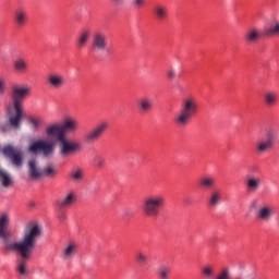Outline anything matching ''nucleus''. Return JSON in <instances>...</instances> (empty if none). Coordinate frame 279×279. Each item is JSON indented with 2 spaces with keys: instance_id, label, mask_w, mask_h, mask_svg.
<instances>
[{
  "instance_id": "nucleus-41",
  "label": "nucleus",
  "mask_w": 279,
  "mask_h": 279,
  "mask_svg": "<svg viewBox=\"0 0 279 279\" xmlns=\"http://www.w3.org/2000/svg\"><path fill=\"white\" fill-rule=\"evenodd\" d=\"M132 217V213L130 211V209H124L122 213V219H124V221H128V219H130Z\"/></svg>"
},
{
  "instance_id": "nucleus-6",
  "label": "nucleus",
  "mask_w": 279,
  "mask_h": 279,
  "mask_svg": "<svg viewBox=\"0 0 279 279\" xmlns=\"http://www.w3.org/2000/svg\"><path fill=\"white\" fill-rule=\"evenodd\" d=\"M276 145V133L269 130L266 132V137L256 142L255 151L258 155L267 154L274 149Z\"/></svg>"
},
{
  "instance_id": "nucleus-35",
  "label": "nucleus",
  "mask_w": 279,
  "mask_h": 279,
  "mask_svg": "<svg viewBox=\"0 0 279 279\" xmlns=\"http://www.w3.org/2000/svg\"><path fill=\"white\" fill-rule=\"evenodd\" d=\"M201 274L203 278H206V279L215 278V267H213L211 265H207L202 268Z\"/></svg>"
},
{
  "instance_id": "nucleus-11",
  "label": "nucleus",
  "mask_w": 279,
  "mask_h": 279,
  "mask_svg": "<svg viewBox=\"0 0 279 279\" xmlns=\"http://www.w3.org/2000/svg\"><path fill=\"white\" fill-rule=\"evenodd\" d=\"M8 226H10V216H8V214H3L0 217V239L3 240L5 252H8V243H21V241L10 240V232L8 231Z\"/></svg>"
},
{
  "instance_id": "nucleus-32",
  "label": "nucleus",
  "mask_w": 279,
  "mask_h": 279,
  "mask_svg": "<svg viewBox=\"0 0 279 279\" xmlns=\"http://www.w3.org/2000/svg\"><path fill=\"white\" fill-rule=\"evenodd\" d=\"M27 123L33 132H38V130H40V125H43V120L40 118L29 117L27 119Z\"/></svg>"
},
{
  "instance_id": "nucleus-2",
  "label": "nucleus",
  "mask_w": 279,
  "mask_h": 279,
  "mask_svg": "<svg viewBox=\"0 0 279 279\" xmlns=\"http://www.w3.org/2000/svg\"><path fill=\"white\" fill-rule=\"evenodd\" d=\"M32 93V86L24 85L19 86L15 85L12 87V99H13V108L15 110L14 116H10V123L15 128V130H21V123L23 121V101H25V97H28Z\"/></svg>"
},
{
  "instance_id": "nucleus-31",
  "label": "nucleus",
  "mask_w": 279,
  "mask_h": 279,
  "mask_svg": "<svg viewBox=\"0 0 279 279\" xmlns=\"http://www.w3.org/2000/svg\"><path fill=\"white\" fill-rule=\"evenodd\" d=\"M154 108V100L149 98H142L140 100V110L141 112H149Z\"/></svg>"
},
{
  "instance_id": "nucleus-43",
  "label": "nucleus",
  "mask_w": 279,
  "mask_h": 279,
  "mask_svg": "<svg viewBox=\"0 0 279 279\" xmlns=\"http://www.w3.org/2000/svg\"><path fill=\"white\" fill-rule=\"evenodd\" d=\"M3 93H5V83L0 81V95H3Z\"/></svg>"
},
{
  "instance_id": "nucleus-4",
  "label": "nucleus",
  "mask_w": 279,
  "mask_h": 279,
  "mask_svg": "<svg viewBox=\"0 0 279 279\" xmlns=\"http://www.w3.org/2000/svg\"><path fill=\"white\" fill-rule=\"evenodd\" d=\"M162 208H165V196L161 194L148 195L142 204V210L146 217H158Z\"/></svg>"
},
{
  "instance_id": "nucleus-38",
  "label": "nucleus",
  "mask_w": 279,
  "mask_h": 279,
  "mask_svg": "<svg viewBox=\"0 0 279 279\" xmlns=\"http://www.w3.org/2000/svg\"><path fill=\"white\" fill-rule=\"evenodd\" d=\"M135 260L137 263V265H147V255H145V253L143 252H137L135 255Z\"/></svg>"
},
{
  "instance_id": "nucleus-42",
  "label": "nucleus",
  "mask_w": 279,
  "mask_h": 279,
  "mask_svg": "<svg viewBox=\"0 0 279 279\" xmlns=\"http://www.w3.org/2000/svg\"><path fill=\"white\" fill-rule=\"evenodd\" d=\"M167 77H168V80H175V70L169 69L167 71Z\"/></svg>"
},
{
  "instance_id": "nucleus-26",
  "label": "nucleus",
  "mask_w": 279,
  "mask_h": 279,
  "mask_svg": "<svg viewBox=\"0 0 279 279\" xmlns=\"http://www.w3.org/2000/svg\"><path fill=\"white\" fill-rule=\"evenodd\" d=\"M264 104H266V106H268L269 108L276 106V104H278V93L274 90H267L264 94Z\"/></svg>"
},
{
  "instance_id": "nucleus-5",
  "label": "nucleus",
  "mask_w": 279,
  "mask_h": 279,
  "mask_svg": "<svg viewBox=\"0 0 279 279\" xmlns=\"http://www.w3.org/2000/svg\"><path fill=\"white\" fill-rule=\"evenodd\" d=\"M57 143L59 145V151L63 158L75 156V154L82 149V145L76 141L66 137V133H61L57 137Z\"/></svg>"
},
{
  "instance_id": "nucleus-28",
  "label": "nucleus",
  "mask_w": 279,
  "mask_h": 279,
  "mask_svg": "<svg viewBox=\"0 0 279 279\" xmlns=\"http://www.w3.org/2000/svg\"><path fill=\"white\" fill-rule=\"evenodd\" d=\"M75 254H77V244L70 243L63 250L62 256H63L64 260H69V258H73V256H75Z\"/></svg>"
},
{
  "instance_id": "nucleus-37",
  "label": "nucleus",
  "mask_w": 279,
  "mask_h": 279,
  "mask_svg": "<svg viewBox=\"0 0 279 279\" xmlns=\"http://www.w3.org/2000/svg\"><path fill=\"white\" fill-rule=\"evenodd\" d=\"M147 5V0H131L133 10H143Z\"/></svg>"
},
{
  "instance_id": "nucleus-16",
  "label": "nucleus",
  "mask_w": 279,
  "mask_h": 279,
  "mask_svg": "<svg viewBox=\"0 0 279 279\" xmlns=\"http://www.w3.org/2000/svg\"><path fill=\"white\" fill-rule=\"evenodd\" d=\"M27 11L23 8H19L14 12V21L17 27H25L27 25Z\"/></svg>"
},
{
  "instance_id": "nucleus-33",
  "label": "nucleus",
  "mask_w": 279,
  "mask_h": 279,
  "mask_svg": "<svg viewBox=\"0 0 279 279\" xmlns=\"http://www.w3.org/2000/svg\"><path fill=\"white\" fill-rule=\"evenodd\" d=\"M0 181L2 186H4V189H8V186H11L12 184V177H10V174H8L5 170H0Z\"/></svg>"
},
{
  "instance_id": "nucleus-29",
  "label": "nucleus",
  "mask_w": 279,
  "mask_h": 279,
  "mask_svg": "<svg viewBox=\"0 0 279 279\" xmlns=\"http://www.w3.org/2000/svg\"><path fill=\"white\" fill-rule=\"evenodd\" d=\"M70 179L74 183L82 182V180H84V169L80 167H75L74 169H72L70 172Z\"/></svg>"
},
{
  "instance_id": "nucleus-27",
  "label": "nucleus",
  "mask_w": 279,
  "mask_h": 279,
  "mask_svg": "<svg viewBox=\"0 0 279 279\" xmlns=\"http://www.w3.org/2000/svg\"><path fill=\"white\" fill-rule=\"evenodd\" d=\"M58 168L53 163H49L41 170V178H56Z\"/></svg>"
},
{
  "instance_id": "nucleus-17",
  "label": "nucleus",
  "mask_w": 279,
  "mask_h": 279,
  "mask_svg": "<svg viewBox=\"0 0 279 279\" xmlns=\"http://www.w3.org/2000/svg\"><path fill=\"white\" fill-rule=\"evenodd\" d=\"M244 38L246 40V43H251L252 45L258 43V40H260V38H263V33H260V31L256 27L250 28L245 35Z\"/></svg>"
},
{
  "instance_id": "nucleus-25",
  "label": "nucleus",
  "mask_w": 279,
  "mask_h": 279,
  "mask_svg": "<svg viewBox=\"0 0 279 279\" xmlns=\"http://www.w3.org/2000/svg\"><path fill=\"white\" fill-rule=\"evenodd\" d=\"M13 69L16 73H27L29 65L27 64V61H25V59H23V57H19L13 62Z\"/></svg>"
},
{
  "instance_id": "nucleus-9",
  "label": "nucleus",
  "mask_w": 279,
  "mask_h": 279,
  "mask_svg": "<svg viewBox=\"0 0 279 279\" xmlns=\"http://www.w3.org/2000/svg\"><path fill=\"white\" fill-rule=\"evenodd\" d=\"M2 154H4L7 158L11 159V162L14 167H23V150H21V148L7 145L2 149Z\"/></svg>"
},
{
  "instance_id": "nucleus-30",
  "label": "nucleus",
  "mask_w": 279,
  "mask_h": 279,
  "mask_svg": "<svg viewBox=\"0 0 279 279\" xmlns=\"http://www.w3.org/2000/svg\"><path fill=\"white\" fill-rule=\"evenodd\" d=\"M47 136H60L61 134H64V131H62V126L60 124H52L46 129Z\"/></svg>"
},
{
  "instance_id": "nucleus-13",
  "label": "nucleus",
  "mask_w": 279,
  "mask_h": 279,
  "mask_svg": "<svg viewBox=\"0 0 279 279\" xmlns=\"http://www.w3.org/2000/svg\"><path fill=\"white\" fill-rule=\"evenodd\" d=\"M47 84L53 90H60V88H64L66 84V77H64V74L60 72H52L47 76Z\"/></svg>"
},
{
  "instance_id": "nucleus-36",
  "label": "nucleus",
  "mask_w": 279,
  "mask_h": 279,
  "mask_svg": "<svg viewBox=\"0 0 279 279\" xmlns=\"http://www.w3.org/2000/svg\"><path fill=\"white\" fill-rule=\"evenodd\" d=\"M12 128L14 130H16V128H14V125H12V122H3L0 124V132L1 134H8L9 132H12Z\"/></svg>"
},
{
  "instance_id": "nucleus-7",
  "label": "nucleus",
  "mask_w": 279,
  "mask_h": 279,
  "mask_svg": "<svg viewBox=\"0 0 279 279\" xmlns=\"http://www.w3.org/2000/svg\"><path fill=\"white\" fill-rule=\"evenodd\" d=\"M108 132V122H100L98 125H96L94 129H92L89 132H87L84 136V143L86 145H94V143H97L104 134Z\"/></svg>"
},
{
  "instance_id": "nucleus-40",
  "label": "nucleus",
  "mask_w": 279,
  "mask_h": 279,
  "mask_svg": "<svg viewBox=\"0 0 279 279\" xmlns=\"http://www.w3.org/2000/svg\"><path fill=\"white\" fill-rule=\"evenodd\" d=\"M106 165V159L102 157H98L96 159V167H98L99 169H101V167H104Z\"/></svg>"
},
{
  "instance_id": "nucleus-39",
  "label": "nucleus",
  "mask_w": 279,
  "mask_h": 279,
  "mask_svg": "<svg viewBox=\"0 0 279 279\" xmlns=\"http://www.w3.org/2000/svg\"><path fill=\"white\" fill-rule=\"evenodd\" d=\"M216 279H230V270L223 269Z\"/></svg>"
},
{
  "instance_id": "nucleus-22",
  "label": "nucleus",
  "mask_w": 279,
  "mask_h": 279,
  "mask_svg": "<svg viewBox=\"0 0 279 279\" xmlns=\"http://www.w3.org/2000/svg\"><path fill=\"white\" fill-rule=\"evenodd\" d=\"M76 199L77 196L75 195V192H69L65 197L58 203V206L59 208H71V206L75 204Z\"/></svg>"
},
{
  "instance_id": "nucleus-14",
  "label": "nucleus",
  "mask_w": 279,
  "mask_h": 279,
  "mask_svg": "<svg viewBox=\"0 0 279 279\" xmlns=\"http://www.w3.org/2000/svg\"><path fill=\"white\" fill-rule=\"evenodd\" d=\"M244 186L248 193H256L263 186V179L253 174H248L244 180Z\"/></svg>"
},
{
  "instance_id": "nucleus-12",
  "label": "nucleus",
  "mask_w": 279,
  "mask_h": 279,
  "mask_svg": "<svg viewBox=\"0 0 279 279\" xmlns=\"http://www.w3.org/2000/svg\"><path fill=\"white\" fill-rule=\"evenodd\" d=\"M92 50L104 52L108 50V37L105 33L96 32L92 37Z\"/></svg>"
},
{
  "instance_id": "nucleus-45",
  "label": "nucleus",
  "mask_w": 279,
  "mask_h": 279,
  "mask_svg": "<svg viewBox=\"0 0 279 279\" xmlns=\"http://www.w3.org/2000/svg\"><path fill=\"white\" fill-rule=\"evenodd\" d=\"M111 1H112V3L119 4V3H123L124 0H111Z\"/></svg>"
},
{
  "instance_id": "nucleus-10",
  "label": "nucleus",
  "mask_w": 279,
  "mask_h": 279,
  "mask_svg": "<svg viewBox=\"0 0 279 279\" xmlns=\"http://www.w3.org/2000/svg\"><path fill=\"white\" fill-rule=\"evenodd\" d=\"M274 215H276V209L269 204L260 205L255 211L256 220L263 223H269L274 219Z\"/></svg>"
},
{
  "instance_id": "nucleus-20",
  "label": "nucleus",
  "mask_w": 279,
  "mask_h": 279,
  "mask_svg": "<svg viewBox=\"0 0 279 279\" xmlns=\"http://www.w3.org/2000/svg\"><path fill=\"white\" fill-rule=\"evenodd\" d=\"M215 184H217V179L210 174H206L199 179V187L210 191L215 189Z\"/></svg>"
},
{
  "instance_id": "nucleus-1",
  "label": "nucleus",
  "mask_w": 279,
  "mask_h": 279,
  "mask_svg": "<svg viewBox=\"0 0 279 279\" xmlns=\"http://www.w3.org/2000/svg\"><path fill=\"white\" fill-rule=\"evenodd\" d=\"M43 236V226L38 222L26 223L20 243H8L7 252H14L21 259L17 262L16 271L20 276H27V260L32 259L38 240Z\"/></svg>"
},
{
  "instance_id": "nucleus-34",
  "label": "nucleus",
  "mask_w": 279,
  "mask_h": 279,
  "mask_svg": "<svg viewBox=\"0 0 279 279\" xmlns=\"http://www.w3.org/2000/svg\"><path fill=\"white\" fill-rule=\"evenodd\" d=\"M157 274L159 279H169V276H171V267L162 265L158 268Z\"/></svg>"
},
{
  "instance_id": "nucleus-8",
  "label": "nucleus",
  "mask_w": 279,
  "mask_h": 279,
  "mask_svg": "<svg viewBox=\"0 0 279 279\" xmlns=\"http://www.w3.org/2000/svg\"><path fill=\"white\" fill-rule=\"evenodd\" d=\"M54 149H56V146H53L52 143H49L44 140H38L28 146V151L31 154L41 153L43 156H45V158H47L48 156H51Z\"/></svg>"
},
{
  "instance_id": "nucleus-46",
  "label": "nucleus",
  "mask_w": 279,
  "mask_h": 279,
  "mask_svg": "<svg viewBox=\"0 0 279 279\" xmlns=\"http://www.w3.org/2000/svg\"><path fill=\"white\" fill-rule=\"evenodd\" d=\"M61 219H66V216H62Z\"/></svg>"
},
{
  "instance_id": "nucleus-44",
  "label": "nucleus",
  "mask_w": 279,
  "mask_h": 279,
  "mask_svg": "<svg viewBox=\"0 0 279 279\" xmlns=\"http://www.w3.org/2000/svg\"><path fill=\"white\" fill-rule=\"evenodd\" d=\"M184 204L185 206H190V204H193V201L191 198H185Z\"/></svg>"
},
{
  "instance_id": "nucleus-24",
  "label": "nucleus",
  "mask_w": 279,
  "mask_h": 279,
  "mask_svg": "<svg viewBox=\"0 0 279 279\" xmlns=\"http://www.w3.org/2000/svg\"><path fill=\"white\" fill-rule=\"evenodd\" d=\"M263 34L267 37L279 36V20L271 21L269 26L264 28Z\"/></svg>"
},
{
  "instance_id": "nucleus-21",
  "label": "nucleus",
  "mask_w": 279,
  "mask_h": 279,
  "mask_svg": "<svg viewBox=\"0 0 279 279\" xmlns=\"http://www.w3.org/2000/svg\"><path fill=\"white\" fill-rule=\"evenodd\" d=\"M90 40V31L83 29L77 38H76V46L78 49H84L88 45V41Z\"/></svg>"
},
{
  "instance_id": "nucleus-23",
  "label": "nucleus",
  "mask_w": 279,
  "mask_h": 279,
  "mask_svg": "<svg viewBox=\"0 0 279 279\" xmlns=\"http://www.w3.org/2000/svg\"><path fill=\"white\" fill-rule=\"evenodd\" d=\"M207 203L210 208H217V206H219V204H221V191H219V190L213 191L209 194Z\"/></svg>"
},
{
  "instance_id": "nucleus-3",
  "label": "nucleus",
  "mask_w": 279,
  "mask_h": 279,
  "mask_svg": "<svg viewBox=\"0 0 279 279\" xmlns=\"http://www.w3.org/2000/svg\"><path fill=\"white\" fill-rule=\"evenodd\" d=\"M195 114H197V99L190 96L181 102V109L174 117V123L178 128H186Z\"/></svg>"
},
{
  "instance_id": "nucleus-18",
  "label": "nucleus",
  "mask_w": 279,
  "mask_h": 279,
  "mask_svg": "<svg viewBox=\"0 0 279 279\" xmlns=\"http://www.w3.org/2000/svg\"><path fill=\"white\" fill-rule=\"evenodd\" d=\"M62 132H77L80 122L75 118H66L61 125Z\"/></svg>"
},
{
  "instance_id": "nucleus-15",
  "label": "nucleus",
  "mask_w": 279,
  "mask_h": 279,
  "mask_svg": "<svg viewBox=\"0 0 279 279\" xmlns=\"http://www.w3.org/2000/svg\"><path fill=\"white\" fill-rule=\"evenodd\" d=\"M28 175L31 180H41L43 178V169L36 159L28 161Z\"/></svg>"
},
{
  "instance_id": "nucleus-19",
  "label": "nucleus",
  "mask_w": 279,
  "mask_h": 279,
  "mask_svg": "<svg viewBox=\"0 0 279 279\" xmlns=\"http://www.w3.org/2000/svg\"><path fill=\"white\" fill-rule=\"evenodd\" d=\"M154 15L157 21H167L169 19V9L165 4H157L154 8Z\"/></svg>"
}]
</instances>
